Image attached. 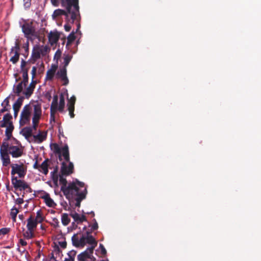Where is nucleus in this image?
Wrapping results in <instances>:
<instances>
[{"label": "nucleus", "instance_id": "1", "mask_svg": "<svg viewBox=\"0 0 261 261\" xmlns=\"http://www.w3.org/2000/svg\"><path fill=\"white\" fill-rule=\"evenodd\" d=\"M62 191L66 198L69 201L73 200L74 198L77 197L81 193H87V189L85 187V184L79 181L70 182L66 188H62Z\"/></svg>", "mask_w": 261, "mask_h": 261}, {"label": "nucleus", "instance_id": "2", "mask_svg": "<svg viewBox=\"0 0 261 261\" xmlns=\"http://www.w3.org/2000/svg\"><path fill=\"white\" fill-rule=\"evenodd\" d=\"M11 177L23 178L25 176L27 172V167L23 163H13L11 164Z\"/></svg>", "mask_w": 261, "mask_h": 261}, {"label": "nucleus", "instance_id": "3", "mask_svg": "<svg viewBox=\"0 0 261 261\" xmlns=\"http://www.w3.org/2000/svg\"><path fill=\"white\" fill-rule=\"evenodd\" d=\"M32 107L30 104L25 105L20 113L19 125L20 126L29 124L30 123Z\"/></svg>", "mask_w": 261, "mask_h": 261}, {"label": "nucleus", "instance_id": "4", "mask_svg": "<svg viewBox=\"0 0 261 261\" xmlns=\"http://www.w3.org/2000/svg\"><path fill=\"white\" fill-rule=\"evenodd\" d=\"M50 2L55 7H58L61 2L63 7H66L68 12L70 11V7H73L79 12V0H50Z\"/></svg>", "mask_w": 261, "mask_h": 261}, {"label": "nucleus", "instance_id": "5", "mask_svg": "<svg viewBox=\"0 0 261 261\" xmlns=\"http://www.w3.org/2000/svg\"><path fill=\"white\" fill-rule=\"evenodd\" d=\"M9 154V144L6 142H3L0 147V156L2 165L4 167H7L11 163Z\"/></svg>", "mask_w": 261, "mask_h": 261}, {"label": "nucleus", "instance_id": "6", "mask_svg": "<svg viewBox=\"0 0 261 261\" xmlns=\"http://www.w3.org/2000/svg\"><path fill=\"white\" fill-rule=\"evenodd\" d=\"M72 7H70V12H68V10L65 11L64 10L62 9H57L54 11L53 14V18H56L59 16L61 15H65L67 17H68L69 14H71V19H72V23H74V21L75 19H76V17L77 15H79V11H76V10L73 7V9H72ZM80 9V8H79V10Z\"/></svg>", "mask_w": 261, "mask_h": 261}, {"label": "nucleus", "instance_id": "7", "mask_svg": "<svg viewBox=\"0 0 261 261\" xmlns=\"http://www.w3.org/2000/svg\"><path fill=\"white\" fill-rule=\"evenodd\" d=\"M16 145H9V152L13 158L21 157L23 154V147L21 143L16 140Z\"/></svg>", "mask_w": 261, "mask_h": 261}, {"label": "nucleus", "instance_id": "8", "mask_svg": "<svg viewBox=\"0 0 261 261\" xmlns=\"http://www.w3.org/2000/svg\"><path fill=\"white\" fill-rule=\"evenodd\" d=\"M22 31L24 34V36L28 39H30L31 36H35V29L33 26L32 23H25L22 27Z\"/></svg>", "mask_w": 261, "mask_h": 261}, {"label": "nucleus", "instance_id": "9", "mask_svg": "<svg viewBox=\"0 0 261 261\" xmlns=\"http://www.w3.org/2000/svg\"><path fill=\"white\" fill-rule=\"evenodd\" d=\"M30 64L23 59H21L20 64V73H22V80L29 82L28 72L30 68Z\"/></svg>", "mask_w": 261, "mask_h": 261}, {"label": "nucleus", "instance_id": "10", "mask_svg": "<svg viewBox=\"0 0 261 261\" xmlns=\"http://www.w3.org/2000/svg\"><path fill=\"white\" fill-rule=\"evenodd\" d=\"M68 165L65 162H62L61 167V173L65 176H68L73 173L74 165L71 162H68Z\"/></svg>", "mask_w": 261, "mask_h": 261}, {"label": "nucleus", "instance_id": "11", "mask_svg": "<svg viewBox=\"0 0 261 261\" xmlns=\"http://www.w3.org/2000/svg\"><path fill=\"white\" fill-rule=\"evenodd\" d=\"M11 182L15 190L20 191L25 190L27 188V182L23 180L18 179V177H11Z\"/></svg>", "mask_w": 261, "mask_h": 261}, {"label": "nucleus", "instance_id": "12", "mask_svg": "<svg viewBox=\"0 0 261 261\" xmlns=\"http://www.w3.org/2000/svg\"><path fill=\"white\" fill-rule=\"evenodd\" d=\"M42 110L41 106L39 105H34L33 106V116L32 118V123L38 124L39 120L41 116Z\"/></svg>", "mask_w": 261, "mask_h": 261}, {"label": "nucleus", "instance_id": "13", "mask_svg": "<svg viewBox=\"0 0 261 261\" xmlns=\"http://www.w3.org/2000/svg\"><path fill=\"white\" fill-rule=\"evenodd\" d=\"M37 83V81L35 80V79H32L31 82L23 92V94L25 98L29 99L33 94Z\"/></svg>", "mask_w": 261, "mask_h": 261}, {"label": "nucleus", "instance_id": "14", "mask_svg": "<svg viewBox=\"0 0 261 261\" xmlns=\"http://www.w3.org/2000/svg\"><path fill=\"white\" fill-rule=\"evenodd\" d=\"M41 52L40 47L35 46L32 50L31 57L27 62L30 64H35L36 61L40 58Z\"/></svg>", "mask_w": 261, "mask_h": 261}, {"label": "nucleus", "instance_id": "15", "mask_svg": "<svg viewBox=\"0 0 261 261\" xmlns=\"http://www.w3.org/2000/svg\"><path fill=\"white\" fill-rule=\"evenodd\" d=\"M19 46L17 43H16L15 47H12L11 49L10 54L14 53V55L11 57L10 61L14 64H15L19 60L20 55L19 53Z\"/></svg>", "mask_w": 261, "mask_h": 261}, {"label": "nucleus", "instance_id": "16", "mask_svg": "<svg viewBox=\"0 0 261 261\" xmlns=\"http://www.w3.org/2000/svg\"><path fill=\"white\" fill-rule=\"evenodd\" d=\"M28 82H24L22 80L20 82L18 83L17 85H14L13 92L17 95L19 96L21 93L23 94L24 91L23 88L27 86Z\"/></svg>", "mask_w": 261, "mask_h": 261}, {"label": "nucleus", "instance_id": "17", "mask_svg": "<svg viewBox=\"0 0 261 261\" xmlns=\"http://www.w3.org/2000/svg\"><path fill=\"white\" fill-rule=\"evenodd\" d=\"M24 98H25L24 96H19L13 105V109L14 110V117L15 118L18 116V112L21 106L22 105Z\"/></svg>", "mask_w": 261, "mask_h": 261}, {"label": "nucleus", "instance_id": "18", "mask_svg": "<svg viewBox=\"0 0 261 261\" xmlns=\"http://www.w3.org/2000/svg\"><path fill=\"white\" fill-rule=\"evenodd\" d=\"M57 76L58 78H60L61 80L64 82V85H67L68 84L69 81L67 77V70L65 67L60 69V70L57 72Z\"/></svg>", "mask_w": 261, "mask_h": 261}, {"label": "nucleus", "instance_id": "19", "mask_svg": "<svg viewBox=\"0 0 261 261\" xmlns=\"http://www.w3.org/2000/svg\"><path fill=\"white\" fill-rule=\"evenodd\" d=\"M49 43L53 45L56 44L60 38V34L58 32L51 31L48 36Z\"/></svg>", "mask_w": 261, "mask_h": 261}, {"label": "nucleus", "instance_id": "20", "mask_svg": "<svg viewBox=\"0 0 261 261\" xmlns=\"http://www.w3.org/2000/svg\"><path fill=\"white\" fill-rule=\"evenodd\" d=\"M38 223L34 220V217L31 215L27 219V229L34 231Z\"/></svg>", "mask_w": 261, "mask_h": 261}, {"label": "nucleus", "instance_id": "21", "mask_svg": "<svg viewBox=\"0 0 261 261\" xmlns=\"http://www.w3.org/2000/svg\"><path fill=\"white\" fill-rule=\"evenodd\" d=\"M86 243L91 245L90 247L88 248L90 252H93L95 247L97 246V242L93 236H86Z\"/></svg>", "mask_w": 261, "mask_h": 261}, {"label": "nucleus", "instance_id": "22", "mask_svg": "<svg viewBox=\"0 0 261 261\" xmlns=\"http://www.w3.org/2000/svg\"><path fill=\"white\" fill-rule=\"evenodd\" d=\"M93 252H90L88 249L77 255L78 261H86L88 258H91Z\"/></svg>", "mask_w": 261, "mask_h": 261}, {"label": "nucleus", "instance_id": "23", "mask_svg": "<svg viewBox=\"0 0 261 261\" xmlns=\"http://www.w3.org/2000/svg\"><path fill=\"white\" fill-rule=\"evenodd\" d=\"M14 127L13 125V123H11L10 125H8L6 127V129L5 130V135H6V138L4 139V142L8 141L10 139V138L12 136V132L14 130Z\"/></svg>", "mask_w": 261, "mask_h": 261}, {"label": "nucleus", "instance_id": "24", "mask_svg": "<svg viewBox=\"0 0 261 261\" xmlns=\"http://www.w3.org/2000/svg\"><path fill=\"white\" fill-rule=\"evenodd\" d=\"M51 149L55 154H58L59 155V160L61 161L62 158L61 156V150L62 148L60 147L59 145L57 143H53L50 145Z\"/></svg>", "mask_w": 261, "mask_h": 261}, {"label": "nucleus", "instance_id": "25", "mask_svg": "<svg viewBox=\"0 0 261 261\" xmlns=\"http://www.w3.org/2000/svg\"><path fill=\"white\" fill-rule=\"evenodd\" d=\"M62 155L63 156L66 162L70 161L69 151L67 145H65L62 148L61 156Z\"/></svg>", "mask_w": 261, "mask_h": 261}, {"label": "nucleus", "instance_id": "26", "mask_svg": "<svg viewBox=\"0 0 261 261\" xmlns=\"http://www.w3.org/2000/svg\"><path fill=\"white\" fill-rule=\"evenodd\" d=\"M35 142L38 143H41L46 139V133L43 134L42 132L36 135H33Z\"/></svg>", "mask_w": 261, "mask_h": 261}, {"label": "nucleus", "instance_id": "27", "mask_svg": "<svg viewBox=\"0 0 261 261\" xmlns=\"http://www.w3.org/2000/svg\"><path fill=\"white\" fill-rule=\"evenodd\" d=\"M66 176L65 175H63L62 173L61 174L59 175V184L61 185V191H63V188H66L68 186V183L67 182V179L64 177Z\"/></svg>", "mask_w": 261, "mask_h": 261}, {"label": "nucleus", "instance_id": "28", "mask_svg": "<svg viewBox=\"0 0 261 261\" xmlns=\"http://www.w3.org/2000/svg\"><path fill=\"white\" fill-rule=\"evenodd\" d=\"M48 159L45 160L41 165H40L39 169H41V172H42L44 175L47 174L48 172Z\"/></svg>", "mask_w": 261, "mask_h": 261}, {"label": "nucleus", "instance_id": "29", "mask_svg": "<svg viewBox=\"0 0 261 261\" xmlns=\"http://www.w3.org/2000/svg\"><path fill=\"white\" fill-rule=\"evenodd\" d=\"M22 135L26 138L28 139L32 136V128L31 127H25L22 130Z\"/></svg>", "mask_w": 261, "mask_h": 261}, {"label": "nucleus", "instance_id": "30", "mask_svg": "<svg viewBox=\"0 0 261 261\" xmlns=\"http://www.w3.org/2000/svg\"><path fill=\"white\" fill-rule=\"evenodd\" d=\"M46 204L49 207H54L56 204L54 200L50 197L48 194L45 195L43 197Z\"/></svg>", "mask_w": 261, "mask_h": 261}, {"label": "nucleus", "instance_id": "31", "mask_svg": "<svg viewBox=\"0 0 261 261\" xmlns=\"http://www.w3.org/2000/svg\"><path fill=\"white\" fill-rule=\"evenodd\" d=\"M87 193H81L77 197L74 198L73 200H74L76 202L75 204V206L80 207L81 205V201L86 198Z\"/></svg>", "mask_w": 261, "mask_h": 261}, {"label": "nucleus", "instance_id": "32", "mask_svg": "<svg viewBox=\"0 0 261 261\" xmlns=\"http://www.w3.org/2000/svg\"><path fill=\"white\" fill-rule=\"evenodd\" d=\"M65 107V99L64 96L62 93L60 95V101L59 107H58V111L60 112H62L64 111Z\"/></svg>", "mask_w": 261, "mask_h": 261}, {"label": "nucleus", "instance_id": "33", "mask_svg": "<svg viewBox=\"0 0 261 261\" xmlns=\"http://www.w3.org/2000/svg\"><path fill=\"white\" fill-rule=\"evenodd\" d=\"M23 236L24 239L29 240L34 238L35 235L34 231L27 229V230L23 233Z\"/></svg>", "mask_w": 261, "mask_h": 261}, {"label": "nucleus", "instance_id": "34", "mask_svg": "<svg viewBox=\"0 0 261 261\" xmlns=\"http://www.w3.org/2000/svg\"><path fill=\"white\" fill-rule=\"evenodd\" d=\"M12 115L8 113L4 115L3 118V121L7 124L8 125H10L11 123H13L12 121Z\"/></svg>", "mask_w": 261, "mask_h": 261}, {"label": "nucleus", "instance_id": "35", "mask_svg": "<svg viewBox=\"0 0 261 261\" xmlns=\"http://www.w3.org/2000/svg\"><path fill=\"white\" fill-rule=\"evenodd\" d=\"M44 218L42 216V213L41 210L38 211L36 213V216L34 218V220L38 224L42 223L44 220Z\"/></svg>", "mask_w": 261, "mask_h": 261}, {"label": "nucleus", "instance_id": "36", "mask_svg": "<svg viewBox=\"0 0 261 261\" xmlns=\"http://www.w3.org/2000/svg\"><path fill=\"white\" fill-rule=\"evenodd\" d=\"M61 221L64 226H67L70 223V220L67 214L64 213L62 215Z\"/></svg>", "mask_w": 261, "mask_h": 261}, {"label": "nucleus", "instance_id": "37", "mask_svg": "<svg viewBox=\"0 0 261 261\" xmlns=\"http://www.w3.org/2000/svg\"><path fill=\"white\" fill-rule=\"evenodd\" d=\"M70 216L74 219V221L77 223V224L81 223V216L74 212L70 214Z\"/></svg>", "mask_w": 261, "mask_h": 261}, {"label": "nucleus", "instance_id": "38", "mask_svg": "<svg viewBox=\"0 0 261 261\" xmlns=\"http://www.w3.org/2000/svg\"><path fill=\"white\" fill-rule=\"evenodd\" d=\"M18 212V208L15 207H13L11 210L10 215L14 222L16 221V216Z\"/></svg>", "mask_w": 261, "mask_h": 261}, {"label": "nucleus", "instance_id": "39", "mask_svg": "<svg viewBox=\"0 0 261 261\" xmlns=\"http://www.w3.org/2000/svg\"><path fill=\"white\" fill-rule=\"evenodd\" d=\"M51 177L53 181H59V176L58 174V169L56 168L51 172Z\"/></svg>", "mask_w": 261, "mask_h": 261}, {"label": "nucleus", "instance_id": "40", "mask_svg": "<svg viewBox=\"0 0 261 261\" xmlns=\"http://www.w3.org/2000/svg\"><path fill=\"white\" fill-rule=\"evenodd\" d=\"M56 72V68L55 69H50L47 71L46 73V79L48 80H51L55 75Z\"/></svg>", "mask_w": 261, "mask_h": 261}, {"label": "nucleus", "instance_id": "41", "mask_svg": "<svg viewBox=\"0 0 261 261\" xmlns=\"http://www.w3.org/2000/svg\"><path fill=\"white\" fill-rule=\"evenodd\" d=\"M10 97V96H8L2 102V103H1V106L3 107H5L8 109H11V106H10V102H9Z\"/></svg>", "mask_w": 261, "mask_h": 261}, {"label": "nucleus", "instance_id": "42", "mask_svg": "<svg viewBox=\"0 0 261 261\" xmlns=\"http://www.w3.org/2000/svg\"><path fill=\"white\" fill-rule=\"evenodd\" d=\"M71 240H72V244L73 246H74L76 247H79L80 239H79L76 234H74L72 237Z\"/></svg>", "mask_w": 261, "mask_h": 261}, {"label": "nucleus", "instance_id": "43", "mask_svg": "<svg viewBox=\"0 0 261 261\" xmlns=\"http://www.w3.org/2000/svg\"><path fill=\"white\" fill-rule=\"evenodd\" d=\"M76 254V251L74 250H72L70 251L67 255L68 257L70 259L71 261H74V258Z\"/></svg>", "mask_w": 261, "mask_h": 261}, {"label": "nucleus", "instance_id": "44", "mask_svg": "<svg viewBox=\"0 0 261 261\" xmlns=\"http://www.w3.org/2000/svg\"><path fill=\"white\" fill-rule=\"evenodd\" d=\"M75 33L72 31L67 37V44H70L75 39L74 35Z\"/></svg>", "mask_w": 261, "mask_h": 261}, {"label": "nucleus", "instance_id": "45", "mask_svg": "<svg viewBox=\"0 0 261 261\" xmlns=\"http://www.w3.org/2000/svg\"><path fill=\"white\" fill-rule=\"evenodd\" d=\"M68 107V110L69 111V115L71 118H74V107H73L72 105H70V106H67Z\"/></svg>", "mask_w": 261, "mask_h": 261}, {"label": "nucleus", "instance_id": "46", "mask_svg": "<svg viewBox=\"0 0 261 261\" xmlns=\"http://www.w3.org/2000/svg\"><path fill=\"white\" fill-rule=\"evenodd\" d=\"M72 57L70 55L66 56L64 58V66L65 68L68 65L70 61H71Z\"/></svg>", "mask_w": 261, "mask_h": 261}, {"label": "nucleus", "instance_id": "47", "mask_svg": "<svg viewBox=\"0 0 261 261\" xmlns=\"http://www.w3.org/2000/svg\"><path fill=\"white\" fill-rule=\"evenodd\" d=\"M86 237L83 236L79 240V247H84L86 244Z\"/></svg>", "mask_w": 261, "mask_h": 261}, {"label": "nucleus", "instance_id": "48", "mask_svg": "<svg viewBox=\"0 0 261 261\" xmlns=\"http://www.w3.org/2000/svg\"><path fill=\"white\" fill-rule=\"evenodd\" d=\"M40 50L41 51V54L43 56H45L46 53L49 50V48L47 46H42L40 47Z\"/></svg>", "mask_w": 261, "mask_h": 261}, {"label": "nucleus", "instance_id": "49", "mask_svg": "<svg viewBox=\"0 0 261 261\" xmlns=\"http://www.w3.org/2000/svg\"><path fill=\"white\" fill-rule=\"evenodd\" d=\"M75 101L76 97L74 96H71L68 101L67 106H70V105H72L73 107H74Z\"/></svg>", "mask_w": 261, "mask_h": 261}, {"label": "nucleus", "instance_id": "50", "mask_svg": "<svg viewBox=\"0 0 261 261\" xmlns=\"http://www.w3.org/2000/svg\"><path fill=\"white\" fill-rule=\"evenodd\" d=\"M10 228L4 227L0 229V236H4L10 231Z\"/></svg>", "mask_w": 261, "mask_h": 261}, {"label": "nucleus", "instance_id": "51", "mask_svg": "<svg viewBox=\"0 0 261 261\" xmlns=\"http://www.w3.org/2000/svg\"><path fill=\"white\" fill-rule=\"evenodd\" d=\"M58 96L56 94L54 95L53 100L51 102V106L58 107Z\"/></svg>", "mask_w": 261, "mask_h": 261}, {"label": "nucleus", "instance_id": "52", "mask_svg": "<svg viewBox=\"0 0 261 261\" xmlns=\"http://www.w3.org/2000/svg\"><path fill=\"white\" fill-rule=\"evenodd\" d=\"M59 222L58 219L54 218L53 219V222L51 223V225L52 226H53L54 227L56 228V227H58L59 226Z\"/></svg>", "mask_w": 261, "mask_h": 261}, {"label": "nucleus", "instance_id": "53", "mask_svg": "<svg viewBox=\"0 0 261 261\" xmlns=\"http://www.w3.org/2000/svg\"><path fill=\"white\" fill-rule=\"evenodd\" d=\"M31 0H23V6L25 8L28 9L31 7Z\"/></svg>", "mask_w": 261, "mask_h": 261}, {"label": "nucleus", "instance_id": "54", "mask_svg": "<svg viewBox=\"0 0 261 261\" xmlns=\"http://www.w3.org/2000/svg\"><path fill=\"white\" fill-rule=\"evenodd\" d=\"M58 110V107L50 106V115H55Z\"/></svg>", "mask_w": 261, "mask_h": 261}, {"label": "nucleus", "instance_id": "55", "mask_svg": "<svg viewBox=\"0 0 261 261\" xmlns=\"http://www.w3.org/2000/svg\"><path fill=\"white\" fill-rule=\"evenodd\" d=\"M93 221L94 222V223H93V224L92 225H91V229H92V230L94 231V230H97L98 229V223H97V222L95 219H94ZM89 226H91V225H90Z\"/></svg>", "mask_w": 261, "mask_h": 261}, {"label": "nucleus", "instance_id": "56", "mask_svg": "<svg viewBox=\"0 0 261 261\" xmlns=\"http://www.w3.org/2000/svg\"><path fill=\"white\" fill-rule=\"evenodd\" d=\"M37 68L36 66H33L31 71L32 79H35L36 75Z\"/></svg>", "mask_w": 261, "mask_h": 261}, {"label": "nucleus", "instance_id": "57", "mask_svg": "<svg viewBox=\"0 0 261 261\" xmlns=\"http://www.w3.org/2000/svg\"><path fill=\"white\" fill-rule=\"evenodd\" d=\"M53 252L55 253L56 255H59L60 253H62V251L61 250L59 246H56Z\"/></svg>", "mask_w": 261, "mask_h": 261}, {"label": "nucleus", "instance_id": "58", "mask_svg": "<svg viewBox=\"0 0 261 261\" xmlns=\"http://www.w3.org/2000/svg\"><path fill=\"white\" fill-rule=\"evenodd\" d=\"M99 247H100V249H101V254H102V255L106 254L107 251H106V249H105V247L103 246V245L102 244H100V245H99Z\"/></svg>", "mask_w": 261, "mask_h": 261}, {"label": "nucleus", "instance_id": "59", "mask_svg": "<svg viewBox=\"0 0 261 261\" xmlns=\"http://www.w3.org/2000/svg\"><path fill=\"white\" fill-rule=\"evenodd\" d=\"M59 244L63 249H65L67 247V242L64 241L63 242H59Z\"/></svg>", "mask_w": 261, "mask_h": 261}, {"label": "nucleus", "instance_id": "60", "mask_svg": "<svg viewBox=\"0 0 261 261\" xmlns=\"http://www.w3.org/2000/svg\"><path fill=\"white\" fill-rule=\"evenodd\" d=\"M19 244L22 246H25L27 245V242L22 239H20L19 240Z\"/></svg>", "mask_w": 261, "mask_h": 261}, {"label": "nucleus", "instance_id": "61", "mask_svg": "<svg viewBox=\"0 0 261 261\" xmlns=\"http://www.w3.org/2000/svg\"><path fill=\"white\" fill-rule=\"evenodd\" d=\"M23 202V199L22 198H18L15 200V203L17 204H21Z\"/></svg>", "mask_w": 261, "mask_h": 261}, {"label": "nucleus", "instance_id": "62", "mask_svg": "<svg viewBox=\"0 0 261 261\" xmlns=\"http://www.w3.org/2000/svg\"><path fill=\"white\" fill-rule=\"evenodd\" d=\"M45 97L48 101H50L51 98V92L49 91L47 92L45 95Z\"/></svg>", "mask_w": 261, "mask_h": 261}, {"label": "nucleus", "instance_id": "63", "mask_svg": "<svg viewBox=\"0 0 261 261\" xmlns=\"http://www.w3.org/2000/svg\"><path fill=\"white\" fill-rule=\"evenodd\" d=\"M10 110V109H8L7 108L3 107V108L1 110H0V116L2 115L3 113H5V112H9Z\"/></svg>", "mask_w": 261, "mask_h": 261}, {"label": "nucleus", "instance_id": "64", "mask_svg": "<svg viewBox=\"0 0 261 261\" xmlns=\"http://www.w3.org/2000/svg\"><path fill=\"white\" fill-rule=\"evenodd\" d=\"M64 29L66 32H69L71 29V27L69 24L67 23L64 25Z\"/></svg>", "mask_w": 261, "mask_h": 261}]
</instances>
